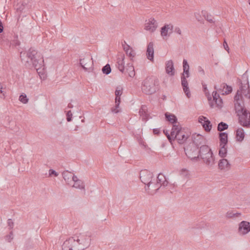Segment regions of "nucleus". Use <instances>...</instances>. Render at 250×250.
Instances as JSON below:
<instances>
[{
    "mask_svg": "<svg viewBox=\"0 0 250 250\" xmlns=\"http://www.w3.org/2000/svg\"><path fill=\"white\" fill-rule=\"evenodd\" d=\"M89 236L82 234L74 235L66 239L62 246V250H84L90 244Z\"/></svg>",
    "mask_w": 250,
    "mask_h": 250,
    "instance_id": "obj_1",
    "label": "nucleus"
},
{
    "mask_svg": "<svg viewBox=\"0 0 250 250\" xmlns=\"http://www.w3.org/2000/svg\"><path fill=\"white\" fill-rule=\"evenodd\" d=\"M246 83H242V85L237 91L234 97V108L236 113L246 109L244 102L247 100L250 101V90L247 80Z\"/></svg>",
    "mask_w": 250,
    "mask_h": 250,
    "instance_id": "obj_2",
    "label": "nucleus"
},
{
    "mask_svg": "<svg viewBox=\"0 0 250 250\" xmlns=\"http://www.w3.org/2000/svg\"><path fill=\"white\" fill-rule=\"evenodd\" d=\"M20 57L22 62L29 65L32 64L37 70L41 68L43 62L42 57L32 48H30L27 53L21 52Z\"/></svg>",
    "mask_w": 250,
    "mask_h": 250,
    "instance_id": "obj_3",
    "label": "nucleus"
},
{
    "mask_svg": "<svg viewBox=\"0 0 250 250\" xmlns=\"http://www.w3.org/2000/svg\"><path fill=\"white\" fill-rule=\"evenodd\" d=\"M159 81L154 77H146L142 83V91L146 94L154 93L158 89Z\"/></svg>",
    "mask_w": 250,
    "mask_h": 250,
    "instance_id": "obj_4",
    "label": "nucleus"
},
{
    "mask_svg": "<svg viewBox=\"0 0 250 250\" xmlns=\"http://www.w3.org/2000/svg\"><path fill=\"white\" fill-rule=\"evenodd\" d=\"M167 136L169 142H171L176 139L179 144H183L188 138L189 134L182 130L181 126L174 125L170 132V135Z\"/></svg>",
    "mask_w": 250,
    "mask_h": 250,
    "instance_id": "obj_5",
    "label": "nucleus"
},
{
    "mask_svg": "<svg viewBox=\"0 0 250 250\" xmlns=\"http://www.w3.org/2000/svg\"><path fill=\"white\" fill-rule=\"evenodd\" d=\"M183 73L181 77L182 85L183 90L188 98H190L191 94L188 87V83L187 78L189 77V66L186 60H184L183 62Z\"/></svg>",
    "mask_w": 250,
    "mask_h": 250,
    "instance_id": "obj_6",
    "label": "nucleus"
},
{
    "mask_svg": "<svg viewBox=\"0 0 250 250\" xmlns=\"http://www.w3.org/2000/svg\"><path fill=\"white\" fill-rule=\"evenodd\" d=\"M239 122L243 126L248 127L250 125V112L246 109L237 113Z\"/></svg>",
    "mask_w": 250,
    "mask_h": 250,
    "instance_id": "obj_7",
    "label": "nucleus"
},
{
    "mask_svg": "<svg viewBox=\"0 0 250 250\" xmlns=\"http://www.w3.org/2000/svg\"><path fill=\"white\" fill-rule=\"evenodd\" d=\"M187 156L191 160L197 159L199 157L198 147L193 144H190L185 148Z\"/></svg>",
    "mask_w": 250,
    "mask_h": 250,
    "instance_id": "obj_8",
    "label": "nucleus"
},
{
    "mask_svg": "<svg viewBox=\"0 0 250 250\" xmlns=\"http://www.w3.org/2000/svg\"><path fill=\"white\" fill-rule=\"evenodd\" d=\"M174 26L172 23H166L160 29V35L164 40H167L173 33Z\"/></svg>",
    "mask_w": 250,
    "mask_h": 250,
    "instance_id": "obj_9",
    "label": "nucleus"
},
{
    "mask_svg": "<svg viewBox=\"0 0 250 250\" xmlns=\"http://www.w3.org/2000/svg\"><path fill=\"white\" fill-rule=\"evenodd\" d=\"M158 27V22L153 18H150L146 20L144 24V29L151 33L154 32Z\"/></svg>",
    "mask_w": 250,
    "mask_h": 250,
    "instance_id": "obj_10",
    "label": "nucleus"
},
{
    "mask_svg": "<svg viewBox=\"0 0 250 250\" xmlns=\"http://www.w3.org/2000/svg\"><path fill=\"white\" fill-rule=\"evenodd\" d=\"M160 188V184L157 183L155 181V178L153 179L151 183H148L146 185L145 189L148 193L151 195L155 194L157 191Z\"/></svg>",
    "mask_w": 250,
    "mask_h": 250,
    "instance_id": "obj_11",
    "label": "nucleus"
},
{
    "mask_svg": "<svg viewBox=\"0 0 250 250\" xmlns=\"http://www.w3.org/2000/svg\"><path fill=\"white\" fill-rule=\"evenodd\" d=\"M140 177L141 181L146 185L151 183V181L155 179L153 174L147 170H142L140 172Z\"/></svg>",
    "mask_w": 250,
    "mask_h": 250,
    "instance_id": "obj_12",
    "label": "nucleus"
},
{
    "mask_svg": "<svg viewBox=\"0 0 250 250\" xmlns=\"http://www.w3.org/2000/svg\"><path fill=\"white\" fill-rule=\"evenodd\" d=\"M238 232L241 235H246L250 232V224L249 222L243 221L239 224Z\"/></svg>",
    "mask_w": 250,
    "mask_h": 250,
    "instance_id": "obj_13",
    "label": "nucleus"
},
{
    "mask_svg": "<svg viewBox=\"0 0 250 250\" xmlns=\"http://www.w3.org/2000/svg\"><path fill=\"white\" fill-rule=\"evenodd\" d=\"M80 63L82 67L85 70H93L92 65L93 64V61L92 58L90 59L88 58L81 59Z\"/></svg>",
    "mask_w": 250,
    "mask_h": 250,
    "instance_id": "obj_14",
    "label": "nucleus"
},
{
    "mask_svg": "<svg viewBox=\"0 0 250 250\" xmlns=\"http://www.w3.org/2000/svg\"><path fill=\"white\" fill-rule=\"evenodd\" d=\"M123 49L125 52L126 55L130 58V60H132L136 55V53L133 48L125 42L122 44Z\"/></svg>",
    "mask_w": 250,
    "mask_h": 250,
    "instance_id": "obj_15",
    "label": "nucleus"
},
{
    "mask_svg": "<svg viewBox=\"0 0 250 250\" xmlns=\"http://www.w3.org/2000/svg\"><path fill=\"white\" fill-rule=\"evenodd\" d=\"M192 140L193 141L192 144L197 146L206 143V139L204 137L199 134H193L192 135Z\"/></svg>",
    "mask_w": 250,
    "mask_h": 250,
    "instance_id": "obj_16",
    "label": "nucleus"
},
{
    "mask_svg": "<svg viewBox=\"0 0 250 250\" xmlns=\"http://www.w3.org/2000/svg\"><path fill=\"white\" fill-rule=\"evenodd\" d=\"M125 55L122 53H119L117 58V66L119 70L123 72L125 70Z\"/></svg>",
    "mask_w": 250,
    "mask_h": 250,
    "instance_id": "obj_17",
    "label": "nucleus"
},
{
    "mask_svg": "<svg viewBox=\"0 0 250 250\" xmlns=\"http://www.w3.org/2000/svg\"><path fill=\"white\" fill-rule=\"evenodd\" d=\"M146 57L151 62L154 61V43L153 42L148 43L146 52Z\"/></svg>",
    "mask_w": 250,
    "mask_h": 250,
    "instance_id": "obj_18",
    "label": "nucleus"
},
{
    "mask_svg": "<svg viewBox=\"0 0 250 250\" xmlns=\"http://www.w3.org/2000/svg\"><path fill=\"white\" fill-rule=\"evenodd\" d=\"M201 158L203 160L204 163L208 167H212L214 164L215 159L212 152L207 154Z\"/></svg>",
    "mask_w": 250,
    "mask_h": 250,
    "instance_id": "obj_19",
    "label": "nucleus"
},
{
    "mask_svg": "<svg viewBox=\"0 0 250 250\" xmlns=\"http://www.w3.org/2000/svg\"><path fill=\"white\" fill-rule=\"evenodd\" d=\"M71 186L76 188L84 190L85 186L83 182L81 180L79 179L76 176L73 177V180L72 181Z\"/></svg>",
    "mask_w": 250,
    "mask_h": 250,
    "instance_id": "obj_20",
    "label": "nucleus"
},
{
    "mask_svg": "<svg viewBox=\"0 0 250 250\" xmlns=\"http://www.w3.org/2000/svg\"><path fill=\"white\" fill-rule=\"evenodd\" d=\"M166 73L169 76H172L175 74L173 63L171 60L168 61L166 64Z\"/></svg>",
    "mask_w": 250,
    "mask_h": 250,
    "instance_id": "obj_21",
    "label": "nucleus"
},
{
    "mask_svg": "<svg viewBox=\"0 0 250 250\" xmlns=\"http://www.w3.org/2000/svg\"><path fill=\"white\" fill-rule=\"evenodd\" d=\"M62 174L64 180L67 184L68 185H71V183L73 180V177L76 176L68 170L64 171L63 172Z\"/></svg>",
    "mask_w": 250,
    "mask_h": 250,
    "instance_id": "obj_22",
    "label": "nucleus"
},
{
    "mask_svg": "<svg viewBox=\"0 0 250 250\" xmlns=\"http://www.w3.org/2000/svg\"><path fill=\"white\" fill-rule=\"evenodd\" d=\"M218 167L221 170H228L230 168V164L227 159H222L218 163Z\"/></svg>",
    "mask_w": 250,
    "mask_h": 250,
    "instance_id": "obj_23",
    "label": "nucleus"
},
{
    "mask_svg": "<svg viewBox=\"0 0 250 250\" xmlns=\"http://www.w3.org/2000/svg\"><path fill=\"white\" fill-rule=\"evenodd\" d=\"M212 96L213 101L215 102L216 106L219 108H221L223 104V101L220 98V96L217 94V92H213Z\"/></svg>",
    "mask_w": 250,
    "mask_h": 250,
    "instance_id": "obj_24",
    "label": "nucleus"
},
{
    "mask_svg": "<svg viewBox=\"0 0 250 250\" xmlns=\"http://www.w3.org/2000/svg\"><path fill=\"white\" fill-rule=\"evenodd\" d=\"M155 181L157 183L160 184V187L161 186L166 187L168 184V182L166 180V177L162 174H159L158 175L157 178H155Z\"/></svg>",
    "mask_w": 250,
    "mask_h": 250,
    "instance_id": "obj_25",
    "label": "nucleus"
},
{
    "mask_svg": "<svg viewBox=\"0 0 250 250\" xmlns=\"http://www.w3.org/2000/svg\"><path fill=\"white\" fill-rule=\"evenodd\" d=\"M211 152L212 151L210 148L206 145H203L202 146H201L200 150L199 151L200 157L201 158L204 157V156H206V155H207V154Z\"/></svg>",
    "mask_w": 250,
    "mask_h": 250,
    "instance_id": "obj_26",
    "label": "nucleus"
},
{
    "mask_svg": "<svg viewBox=\"0 0 250 250\" xmlns=\"http://www.w3.org/2000/svg\"><path fill=\"white\" fill-rule=\"evenodd\" d=\"M245 137V133L244 130L240 128H238L236 131V140L238 142H242Z\"/></svg>",
    "mask_w": 250,
    "mask_h": 250,
    "instance_id": "obj_27",
    "label": "nucleus"
},
{
    "mask_svg": "<svg viewBox=\"0 0 250 250\" xmlns=\"http://www.w3.org/2000/svg\"><path fill=\"white\" fill-rule=\"evenodd\" d=\"M220 146H226L228 143V134L223 132L220 133Z\"/></svg>",
    "mask_w": 250,
    "mask_h": 250,
    "instance_id": "obj_28",
    "label": "nucleus"
},
{
    "mask_svg": "<svg viewBox=\"0 0 250 250\" xmlns=\"http://www.w3.org/2000/svg\"><path fill=\"white\" fill-rule=\"evenodd\" d=\"M126 71L129 77L133 78L135 75V70L132 63H128L126 67Z\"/></svg>",
    "mask_w": 250,
    "mask_h": 250,
    "instance_id": "obj_29",
    "label": "nucleus"
},
{
    "mask_svg": "<svg viewBox=\"0 0 250 250\" xmlns=\"http://www.w3.org/2000/svg\"><path fill=\"white\" fill-rule=\"evenodd\" d=\"M241 213L238 212H234L233 211H228L225 214V217L227 219H233L238 217L240 216Z\"/></svg>",
    "mask_w": 250,
    "mask_h": 250,
    "instance_id": "obj_30",
    "label": "nucleus"
},
{
    "mask_svg": "<svg viewBox=\"0 0 250 250\" xmlns=\"http://www.w3.org/2000/svg\"><path fill=\"white\" fill-rule=\"evenodd\" d=\"M221 87L222 88V89H220V90H222L223 94H228L231 92L232 90L231 86H229L225 83H223Z\"/></svg>",
    "mask_w": 250,
    "mask_h": 250,
    "instance_id": "obj_31",
    "label": "nucleus"
},
{
    "mask_svg": "<svg viewBox=\"0 0 250 250\" xmlns=\"http://www.w3.org/2000/svg\"><path fill=\"white\" fill-rule=\"evenodd\" d=\"M166 118L171 123H175L176 124V116L173 114H169L167 113H166L165 114Z\"/></svg>",
    "mask_w": 250,
    "mask_h": 250,
    "instance_id": "obj_32",
    "label": "nucleus"
},
{
    "mask_svg": "<svg viewBox=\"0 0 250 250\" xmlns=\"http://www.w3.org/2000/svg\"><path fill=\"white\" fill-rule=\"evenodd\" d=\"M221 148L219 151V155L220 157L224 158L227 155V150L225 146H220Z\"/></svg>",
    "mask_w": 250,
    "mask_h": 250,
    "instance_id": "obj_33",
    "label": "nucleus"
},
{
    "mask_svg": "<svg viewBox=\"0 0 250 250\" xmlns=\"http://www.w3.org/2000/svg\"><path fill=\"white\" fill-rule=\"evenodd\" d=\"M199 122L202 125L203 127V125L205 124H209V121L206 117L203 116H200L198 118Z\"/></svg>",
    "mask_w": 250,
    "mask_h": 250,
    "instance_id": "obj_34",
    "label": "nucleus"
},
{
    "mask_svg": "<svg viewBox=\"0 0 250 250\" xmlns=\"http://www.w3.org/2000/svg\"><path fill=\"white\" fill-rule=\"evenodd\" d=\"M201 13H202V15H203V16L205 18V19L207 21H209L210 23L213 22V20L211 18V16L210 15H208L207 11H202Z\"/></svg>",
    "mask_w": 250,
    "mask_h": 250,
    "instance_id": "obj_35",
    "label": "nucleus"
},
{
    "mask_svg": "<svg viewBox=\"0 0 250 250\" xmlns=\"http://www.w3.org/2000/svg\"><path fill=\"white\" fill-rule=\"evenodd\" d=\"M228 127V125L227 124L223 122H221L218 124L217 129L218 131H222L227 129Z\"/></svg>",
    "mask_w": 250,
    "mask_h": 250,
    "instance_id": "obj_36",
    "label": "nucleus"
},
{
    "mask_svg": "<svg viewBox=\"0 0 250 250\" xmlns=\"http://www.w3.org/2000/svg\"><path fill=\"white\" fill-rule=\"evenodd\" d=\"M139 114L141 116L145 118L146 116V107L145 105H143L139 110Z\"/></svg>",
    "mask_w": 250,
    "mask_h": 250,
    "instance_id": "obj_37",
    "label": "nucleus"
},
{
    "mask_svg": "<svg viewBox=\"0 0 250 250\" xmlns=\"http://www.w3.org/2000/svg\"><path fill=\"white\" fill-rule=\"evenodd\" d=\"M14 239V233L12 231H11L9 233L5 236V239L6 241L10 243Z\"/></svg>",
    "mask_w": 250,
    "mask_h": 250,
    "instance_id": "obj_38",
    "label": "nucleus"
},
{
    "mask_svg": "<svg viewBox=\"0 0 250 250\" xmlns=\"http://www.w3.org/2000/svg\"><path fill=\"white\" fill-rule=\"evenodd\" d=\"M102 71L104 74L106 75L109 74L111 72V68L109 64H106L103 69Z\"/></svg>",
    "mask_w": 250,
    "mask_h": 250,
    "instance_id": "obj_39",
    "label": "nucleus"
},
{
    "mask_svg": "<svg viewBox=\"0 0 250 250\" xmlns=\"http://www.w3.org/2000/svg\"><path fill=\"white\" fill-rule=\"evenodd\" d=\"M180 175L183 177L188 178L189 176V172L186 169H182L180 171Z\"/></svg>",
    "mask_w": 250,
    "mask_h": 250,
    "instance_id": "obj_40",
    "label": "nucleus"
},
{
    "mask_svg": "<svg viewBox=\"0 0 250 250\" xmlns=\"http://www.w3.org/2000/svg\"><path fill=\"white\" fill-rule=\"evenodd\" d=\"M19 100L23 104H26L28 101V99L25 94L21 95L19 97Z\"/></svg>",
    "mask_w": 250,
    "mask_h": 250,
    "instance_id": "obj_41",
    "label": "nucleus"
},
{
    "mask_svg": "<svg viewBox=\"0 0 250 250\" xmlns=\"http://www.w3.org/2000/svg\"><path fill=\"white\" fill-rule=\"evenodd\" d=\"M203 128L206 132H209L212 128V125L210 122L209 121V125H208V124L203 125Z\"/></svg>",
    "mask_w": 250,
    "mask_h": 250,
    "instance_id": "obj_42",
    "label": "nucleus"
},
{
    "mask_svg": "<svg viewBox=\"0 0 250 250\" xmlns=\"http://www.w3.org/2000/svg\"><path fill=\"white\" fill-rule=\"evenodd\" d=\"M117 104V103H115V106L114 107L112 108V109H111L112 112L113 113H117L120 111V110L119 109V105L120 104H118V105Z\"/></svg>",
    "mask_w": 250,
    "mask_h": 250,
    "instance_id": "obj_43",
    "label": "nucleus"
},
{
    "mask_svg": "<svg viewBox=\"0 0 250 250\" xmlns=\"http://www.w3.org/2000/svg\"><path fill=\"white\" fill-rule=\"evenodd\" d=\"M122 94V89L121 88L117 87L115 91L116 96H120Z\"/></svg>",
    "mask_w": 250,
    "mask_h": 250,
    "instance_id": "obj_44",
    "label": "nucleus"
},
{
    "mask_svg": "<svg viewBox=\"0 0 250 250\" xmlns=\"http://www.w3.org/2000/svg\"><path fill=\"white\" fill-rule=\"evenodd\" d=\"M66 116H67V118H66L67 121L68 122H70L71 121V118H72V114L70 110L67 111V114H66Z\"/></svg>",
    "mask_w": 250,
    "mask_h": 250,
    "instance_id": "obj_45",
    "label": "nucleus"
},
{
    "mask_svg": "<svg viewBox=\"0 0 250 250\" xmlns=\"http://www.w3.org/2000/svg\"><path fill=\"white\" fill-rule=\"evenodd\" d=\"M7 224L10 229L13 228L14 223L11 219H9L7 221Z\"/></svg>",
    "mask_w": 250,
    "mask_h": 250,
    "instance_id": "obj_46",
    "label": "nucleus"
},
{
    "mask_svg": "<svg viewBox=\"0 0 250 250\" xmlns=\"http://www.w3.org/2000/svg\"><path fill=\"white\" fill-rule=\"evenodd\" d=\"M223 46H224V47L225 48V49L229 53V46L226 41V40H224V43H223Z\"/></svg>",
    "mask_w": 250,
    "mask_h": 250,
    "instance_id": "obj_47",
    "label": "nucleus"
},
{
    "mask_svg": "<svg viewBox=\"0 0 250 250\" xmlns=\"http://www.w3.org/2000/svg\"><path fill=\"white\" fill-rule=\"evenodd\" d=\"M49 174L50 175H54L55 176L58 175V174L53 169H50L49 170Z\"/></svg>",
    "mask_w": 250,
    "mask_h": 250,
    "instance_id": "obj_48",
    "label": "nucleus"
},
{
    "mask_svg": "<svg viewBox=\"0 0 250 250\" xmlns=\"http://www.w3.org/2000/svg\"><path fill=\"white\" fill-rule=\"evenodd\" d=\"M120 96H116L115 98V103H117L118 104H120Z\"/></svg>",
    "mask_w": 250,
    "mask_h": 250,
    "instance_id": "obj_49",
    "label": "nucleus"
},
{
    "mask_svg": "<svg viewBox=\"0 0 250 250\" xmlns=\"http://www.w3.org/2000/svg\"><path fill=\"white\" fill-rule=\"evenodd\" d=\"M175 32L179 35H181L182 34L181 30L179 27H177L175 29Z\"/></svg>",
    "mask_w": 250,
    "mask_h": 250,
    "instance_id": "obj_50",
    "label": "nucleus"
},
{
    "mask_svg": "<svg viewBox=\"0 0 250 250\" xmlns=\"http://www.w3.org/2000/svg\"><path fill=\"white\" fill-rule=\"evenodd\" d=\"M3 30V26L1 21L0 20V33Z\"/></svg>",
    "mask_w": 250,
    "mask_h": 250,
    "instance_id": "obj_51",
    "label": "nucleus"
},
{
    "mask_svg": "<svg viewBox=\"0 0 250 250\" xmlns=\"http://www.w3.org/2000/svg\"><path fill=\"white\" fill-rule=\"evenodd\" d=\"M23 5L22 4L21 5V6L19 8H17V10H19L20 11H21L23 10Z\"/></svg>",
    "mask_w": 250,
    "mask_h": 250,
    "instance_id": "obj_52",
    "label": "nucleus"
},
{
    "mask_svg": "<svg viewBox=\"0 0 250 250\" xmlns=\"http://www.w3.org/2000/svg\"><path fill=\"white\" fill-rule=\"evenodd\" d=\"M153 132H154V134H159V129H154L153 130Z\"/></svg>",
    "mask_w": 250,
    "mask_h": 250,
    "instance_id": "obj_53",
    "label": "nucleus"
},
{
    "mask_svg": "<svg viewBox=\"0 0 250 250\" xmlns=\"http://www.w3.org/2000/svg\"><path fill=\"white\" fill-rule=\"evenodd\" d=\"M164 133L166 134V135L167 136V138H168L167 135H170V134H168V131H167V130H164Z\"/></svg>",
    "mask_w": 250,
    "mask_h": 250,
    "instance_id": "obj_54",
    "label": "nucleus"
},
{
    "mask_svg": "<svg viewBox=\"0 0 250 250\" xmlns=\"http://www.w3.org/2000/svg\"><path fill=\"white\" fill-rule=\"evenodd\" d=\"M2 86L1 85V83H0V93H3V91H2Z\"/></svg>",
    "mask_w": 250,
    "mask_h": 250,
    "instance_id": "obj_55",
    "label": "nucleus"
},
{
    "mask_svg": "<svg viewBox=\"0 0 250 250\" xmlns=\"http://www.w3.org/2000/svg\"><path fill=\"white\" fill-rule=\"evenodd\" d=\"M68 107L69 108H71V107H72V104H68Z\"/></svg>",
    "mask_w": 250,
    "mask_h": 250,
    "instance_id": "obj_56",
    "label": "nucleus"
},
{
    "mask_svg": "<svg viewBox=\"0 0 250 250\" xmlns=\"http://www.w3.org/2000/svg\"><path fill=\"white\" fill-rule=\"evenodd\" d=\"M197 13H195V17H196V15H197ZM196 19L198 20V21H200V20H199V19H198L197 18H196Z\"/></svg>",
    "mask_w": 250,
    "mask_h": 250,
    "instance_id": "obj_57",
    "label": "nucleus"
},
{
    "mask_svg": "<svg viewBox=\"0 0 250 250\" xmlns=\"http://www.w3.org/2000/svg\"><path fill=\"white\" fill-rule=\"evenodd\" d=\"M200 71H201V72H202L203 74H204V70H203V69H201Z\"/></svg>",
    "mask_w": 250,
    "mask_h": 250,
    "instance_id": "obj_58",
    "label": "nucleus"
},
{
    "mask_svg": "<svg viewBox=\"0 0 250 250\" xmlns=\"http://www.w3.org/2000/svg\"><path fill=\"white\" fill-rule=\"evenodd\" d=\"M249 4L250 5V0H249Z\"/></svg>",
    "mask_w": 250,
    "mask_h": 250,
    "instance_id": "obj_59",
    "label": "nucleus"
}]
</instances>
